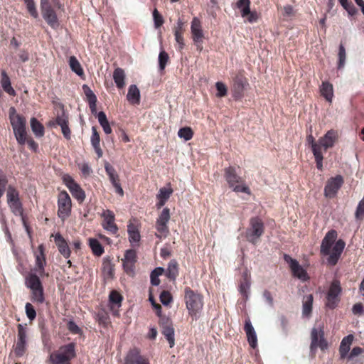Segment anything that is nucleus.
I'll return each instance as SVG.
<instances>
[{
	"label": "nucleus",
	"mask_w": 364,
	"mask_h": 364,
	"mask_svg": "<svg viewBox=\"0 0 364 364\" xmlns=\"http://www.w3.org/2000/svg\"><path fill=\"white\" fill-rule=\"evenodd\" d=\"M337 238V232L334 230L328 231L322 240L321 245V253L323 255H328V263L331 265H335L346 243L342 240H338L333 245Z\"/></svg>",
	"instance_id": "f257e3e1"
},
{
	"label": "nucleus",
	"mask_w": 364,
	"mask_h": 364,
	"mask_svg": "<svg viewBox=\"0 0 364 364\" xmlns=\"http://www.w3.org/2000/svg\"><path fill=\"white\" fill-rule=\"evenodd\" d=\"M184 300L189 315L194 319L198 318L203 308V298L190 287L184 289Z\"/></svg>",
	"instance_id": "f03ea898"
},
{
	"label": "nucleus",
	"mask_w": 364,
	"mask_h": 364,
	"mask_svg": "<svg viewBox=\"0 0 364 364\" xmlns=\"http://www.w3.org/2000/svg\"><path fill=\"white\" fill-rule=\"evenodd\" d=\"M225 178L228 186L233 191L237 193H245L250 195L251 192L249 187L245 183L244 181L240 177L232 166L225 168Z\"/></svg>",
	"instance_id": "7ed1b4c3"
},
{
	"label": "nucleus",
	"mask_w": 364,
	"mask_h": 364,
	"mask_svg": "<svg viewBox=\"0 0 364 364\" xmlns=\"http://www.w3.org/2000/svg\"><path fill=\"white\" fill-rule=\"evenodd\" d=\"M75 356V344L70 343L60 347L56 352L51 353L49 359L53 364H70L69 361Z\"/></svg>",
	"instance_id": "20e7f679"
},
{
	"label": "nucleus",
	"mask_w": 364,
	"mask_h": 364,
	"mask_svg": "<svg viewBox=\"0 0 364 364\" xmlns=\"http://www.w3.org/2000/svg\"><path fill=\"white\" fill-rule=\"evenodd\" d=\"M264 231V226L262 219L253 217L250 220V225L246 230L245 236L250 242L255 245L259 241Z\"/></svg>",
	"instance_id": "39448f33"
},
{
	"label": "nucleus",
	"mask_w": 364,
	"mask_h": 364,
	"mask_svg": "<svg viewBox=\"0 0 364 364\" xmlns=\"http://www.w3.org/2000/svg\"><path fill=\"white\" fill-rule=\"evenodd\" d=\"M318 348L323 351L328 348V342L324 338V331L321 326L314 327L311 331L310 350L314 353Z\"/></svg>",
	"instance_id": "423d86ee"
},
{
	"label": "nucleus",
	"mask_w": 364,
	"mask_h": 364,
	"mask_svg": "<svg viewBox=\"0 0 364 364\" xmlns=\"http://www.w3.org/2000/svg\"><path fill=\"white\" fill-rule=\"evenodd\" d=\"M171 218L170 210L168 208H164L156 221L155 228L158 232L155 234L158 238L166 237L169 233L168 228V223Z\"/></svg>",
	"instance_id": "0eeeda50"
},
{
	"label": "nucleus",
	"mask_w": 364,
	"mask_h": 364,
	"mask_svg": "<svg viewBox=\"0 0 364 364\" xmlns=\"http://www.w3.org/2000/svg\"><path fill=\"white\" fill-rule=\"evenodd\" d=\"M72 202L68 193L61 191L58 197V215L64 221L71 213Z\"/></svg>",
	"instance_id": "6e6552de"
},
{
	"label": "nucleus",
	"mask_w": 364,
	"mask_h": 364,
	"mask_svg": "<svg viewBox=\"0 0 364 364\" xmlns=\"http://www.w3.org/2000/svg\"><path fill=\"white\" fill-rule=\"evenodd\" d=\"M7 203L11 212L16 215L23 214V207L19 199V194L17 190L9 186L6 192Z\"/></svg>",
	"instance_id": "1a4fd4ad"
},
{
	"label": "nucleus",
	"mask_w": 364,
	"mask_h": 364,
	"mask_svg": "<svg viewBox=\"0 0 364 364\" xmlns=\"http://www.w3.org/2000/svg\"><path fill=\"white\" fill-rule=\"evenodd\" d=\"M41 10L46 23L53 28H57L59 26V21L48 0H41Z\"/></svg>",
	"instance_id": "9d476101"
},
{
	"label": "nucleus",
	"mask_w": 364,
	"mask_h": 364,
	"mask_svg": "<svg viewBox=\"0 0 364 364\" xmlns=\"http://www.w3.org/2000/svg\"><path fill=\"white\" fill-rule=\"evenodd\" d=\"M343 178L341 175L330 178L324 188V196L328 198H334L343 184Z\"/></svg>",
	"instance_id": "9b49d317"
},
{
	"label": "nucleus",
	"mask_w": 364,
	"mask_h": 364,
	"mask_svg": "<svg viewBox=\"0 0 364 364\" xmlns=\"http://www.w3.org/2000/svg\"><path fill=\"white\" fill-rule=\"evenodd\" d=\"M249 86V83L246 77L242 75H237L233 80L232 86V97L235 100H240L244 96L245 91Z\"/></svg>",
	"instance_id": "f8f14e48"
},
{
	"label": "nucleus",
	"mask_w": 364,
	"mask_h": 364,
	"mask_svg": "<svg viewBox=\"0 0 364 364\" xmlns=\"http://www.w3.org/2000/svg\"><path fill=\"white\" fill-rule=\"evenodd\" d=\"M341 292L340 282L338 280H333L330 286L327 294V301L326 306L329 309H334L339 301L338 296Z\"/></svg>",
	"instance_id": "ddd939ff"
},
{
	"label": "nucleus",
	"mask_w": 364,
	"mask_h": 364,
	"mask_svg": "<svg viewBox=\"0 0 364 364\" xmlns=\"http://www.w3.org/2000/svg\"><path fill=\"white\" fill-rule=\"evenodd\" d=\"M63 182L70 190L72 196L78 201L82 202L85 198V193L80 186L69 175L63 176Z\"/></svg>",
	"instance_id": "4468645a"
},
{
	"label": "nucleus",
	"mask_w": 364,
	"mask_h": 364,
	"mask_svg": "<svg viewBox=\"0 0 364 364\" xmlns=\"http://www.w3.org/2000/svg\"><path fill=\"white\" fill-rule=\"evenodd\" d=\"M27 331L22 325H18V339L14 348V353L17 356H22L26 350Z\"/></svg>",
	"instance_id": "2eb2a0df"
},
{
	"label": "nucleus",
	"mask_w": 364,
	"mask_h": 364,
	"mask_svg": "<svg viewBox=\"0 0 364 364\" xmlns=\"http://www.w3.org/2000/svg\"><path fill=\"white\" fill-rule=\"evenodd\" d=\"M124 364H150L148 358L141 355L138 348L129 350L124 357Z\"/></svg>",
	"instance_id": "dca6fc26"
},
{
	"label": "nucleus",
	"mask_w": 364,
	"mask_h": 364,
	"mask_svg": "<svg viewBox=\"0 0 364 364\" xmlns=\"http://www.w3.org/2000/svg\"><path fill=\"white\" fill-rule=\"evenodd\" d=\"M284 260L289 264L294 277L302 281H306L309 279L306 271L299 264L296 259L285 255Z\"/></svg>",
	"instance_id": "f3484780"
},
{
	"label": "nucleus",
	"mask_w": 364,
	"mask_h": 364,
	"mask_svg": "<svg viewBox=\"0 0 364 364\" xmlns=\"http://www.w3.org/2000/svg\"><path fill=\"white\" fill-rule=\"evenodd\" d=\"M337 137V132L333 129L328 131L323 137L318 139L319 151L323 153L326 152L328 149L333 147Z\"/></svg>",
	"instance_id": "a211bd4d"
},
{
	"label": "nucleus",
	"mask_w": 364,
	"mask_h": 364,
	"mask_svg": "<svg viewBox=\"0 0 364 364\" xmlns=\"http://www.w3.org/2000/svg\"><path fill=\"white\" fill-rule=\"evenodd\" d=\"M105 169L109 176V179L115 188V191L119 196H124V191L119 183V175L117 174L115 168L108 162L105 164Z\"/></svg>",
	"instance_id": "6ab92c4d"
},
{
	"label": "nucleus",
	"mask_w": 364,
	"mask_h": 364,
	"mask_svg": "<svg viewBox=\"0 0 364 364\" xmlns=\"http://www.w3.org/2000/svg\"><path fill=\"white\" fill-rule=\"evenodd\" d=\"M191 33L193 36V41L197 44L198 48L202 50V42L203 38V32L201 28L200 21L194 17L191 22Z\"/></svg>",
	"instance_id": "aec40b11"
},
{
	"label": "nucleus",
	"mask_w": 364,
	"mask_h": 364,
	"mask_svg": "<svg viewBox=\"0 0 364 364\" xmlns=\"http://www.w3.org/2000/svg\"><path fill=\"white\" fill-rule=\"evenodd\" d=\"M36 259V269L40 276H43L45 274V266L46 264L45 247L43 244L38 247V252H35Z\"/></svg>",
	"instance_id": "412c9836"
},
{
	"label": "nucleus",
	"mask_w": 364,
	"mask_h": 364,
	"mask_svg": "<svg viewBox=\"0 0 364 364\" xmlns=\"http://www.w3.org/2000/svg\"><path fill=\"white\" fill-rule=\"evenodd\" d=\"M244 330L249 345L251 348H256L257 346V336L250 318L245 320Z\"/></svg>",
	"instance_id": "4be33fe9"
},
{
	"label": "nucleus",
	"mask_w": 364,
	"mask_h": 364,
	"mask_svg": "<svg viewBox=\"0 0 364 364\" xmlns=\"http://www.w3.org/2000/svg\"><path fill=\"white\" fill-rule=\"evenodd\" d=\"M136 261V252L134 250H128L124 254V258L122 259L124 269L127 273L134 272V265Z\"/></svg>",
	"instance_id": "5701e85b"
},
{
	"label": "nucleus",
	"mask_w": 364,
	"mask_h": 364,
	"mask_svg": "<svg viewBox=\"0 0 364 364\" xmlns=\"http://www.w3.org/2000/svg\"><path fill=\"white\" fill-rule=\"evenodd\" d=\"M104 223L103 227L107 231L112 234H116L118 230V228L114 223V215L110 210H106L103 213Z\"/></svg>",
	"instance_id": "b1692460"
},
{
	"label": "nucleus",
	"mask_w": 364,
	"mask_h": 364,
	"mask_svg": "<svg viewBox=\"0 0 364 364\" xmlns=\"http://www.w3.org/2000/svg\"><path fill=\"white\" fill-rule=\"evenodd\" d=\"M54 237V241L58 247L60 253L65 257L68 258L70 256V250L67 242L60 233H56Z\"/></svg>",
	"instance_id": "393cba45"
},
{
	"label": "nucleus",
	"mask_w": 364,
	"mask_h": 364,
	"mask_svg": "<svg viewBox=\"0 0 364 364\" xmlns=\"http://www.w3.org/2000/svg\"><path fill=\"white\" fill-rule=\"evenodd\" d=\"M127 232L131 245L132 247H139L141 235L137 227L132 223H129L127 225Z\"/></svg>",
	"instance_id": "a878e982"
},
{
	"label": "nucleus",
	"mask_w": 364,
	"mask_h": 364,
	"mask_svg": "<svg viewBox=\"0 0 364 364\" xmlns=\"http://www.w3.org/2000/svg\"><path fill=\"white\" fill-rule=\"evenodd\" d=\"M161 333L168 341L170 348H173L175 345V331L173 325L168 323L163 324Z\"/></svg>",
	"instance_id": "bb28decb"
},
{
	"label": "nucleus",
	"mask_w": 364,
	"mask_h": 364,
	"mask_svg": "<svg viewBox=\"0 0 364 364\" xmlns=\"http://www.w3.org/2000/svg\"><path fill=\"white\" fill-rule=\"evenodd\" d=\"M127 99L132 105H139L140 102V91L136 85L129 86Z\"/></svg>",
	"instance_id": "cd10ccee"
},
{
	"label": "nucleus",
	"mask_w": 364,
	"mask_h": 364,
	"mask_svg": "<svg viewBox=\"0 0 364 364\" xmlns=\"http://www.w3.org/2000/svg\"><path fill=\"white\" fill-rule=\"evenodd\" d=\"M353 341V336L352 334H349L342 339L339 347V353L342 358L347 355L350 350Z\"/></svg>",
	"instance_id": "c85d7f7f"
},
{
	"label": "nucleus",
	"mask_w": 364,
	"mask_h": 364,
	"mask_svg": "<svg viewBox=\"0 0 364 364\" xmlns=\"http://www.w3.org/2000/svg\"><path fill=\"white\" fill-rule=\"evenodd\" d=\"M314 297L312 294H307L303 297L302 314L304 316L309 317L312 311Z\"/></svg>",
	"instance_id": "c756f323"
},
{
	"label": "nucleus",
	"mask_w": 364,
	"mask_h": 364,
	"mask_svg": "<svg viewBox=\"0 0 364 364\" xmlns=\"http://www.w3.org/2000/svg\"><path fill=\"white\" fill-rule=\"evenodd\" d=\"M1 84L3 90L11 96L16 95V91L11 87V80L5 70L1 71Z\"/></svg>",
	"instance_id": "7c9ffc66"
},
{
	"label": "nucleus",
	"mask_w": 364,
	"mask_h": 364,
	"mask_svg": "<svg viewBox=\"0 0 364 364\" xmlns=\"http://www.w3.org/2000/svg\"><path fill=\"white\" fill-rule=\"evenodd\" d=\"M321 95L331 103L333 97V88L332 84L328 82H323L320 87Z\"/></svg>",
	"instance_id": "2f4dec72"
},
{
	"label": "nucleus",
	"mask_w": 364,
	"mask_h": 364,
	"mask_svg": "<svg viewBox=\"0 0 364 364\" xmlns=\"http://www.w3.org/2000/svg\"><path fill=\"white\" fill-rule=\"evenodd\" d=\"M125 73L124 70L120 68H117L114 70L113 80L116 84V86L122 89L125 85Z\"/></svg>",
	"instance_id": "473e14b6"
},
{
	"label": "nucleus",
	"mask_w": 364,
	"mask_h": 364,
	"mask_svg": "<svg viewBox=\"0 0 364 364\" xmlns=\"http://www.w3.org/2000/svg\"><path fill=\"white\" fill-rule=\"evenodd\" d=\"M10 121L14 131L26 128V119L20 115H11Z\"/></svg>",
	"instance_id": "72a5a7b5"
},
{
	"label": "nucleus",
	"mask_w": 364,
	"mask_h": 364,
	"mask_svg": "<svg viewBox=\"0 0 364 364\" xmlns=\"http://www.w3.org/2000/svg\"><path fill=\"white\" fill-rule=\"evenodd\" d=\"M26 286L32 289L42 286L41 280L36 274L31 273L26 278Z\"/></svg>",
	"instance_id": "f704fd0d"
},
{
	"label": "nucleus",
	"mask_w": 364,
	"mask_h": 364,
	"mask_svg": "<svg viewBox=\"0 0 364 364\" xmlns=\"http://www.w3.org/2000/svg\"><path fill=\"white\" fill-rule=\"evenodd\" d=\"M31 130L36 137H41L44 134V127L35 117L31 119Z\"/></svg>",
	"instance_id": "c9c22d12"
},
{
	"label": "nucleus",
	"mask_w": 364,
	"mask_h": 364,
	"mask_svg": "<svg viewBox=\"0 0 364 364\" xmlns=\"http://www.w3.org/2000/svg\"><path fill=\"white\" fill-rule=\"evenodd\" d=\"M97 119L103 129L105 134H109L112 133V128L110 127L109 123L107 119V116L104 112H100L97 114Z\"/></svg>",
	"instance_id": "e433bc0d"
},
{
	"label": "nucleus",
	"mask_w": 364,
	"mask_h": 364,
	"mask_svg": "<svg viewBox=\"0 0 364 364\" xmlns=\"http://www.w3.org/2000/svg\"><path fill=\"white\" fill-rule=\"evenodd\" d=\"M69 65L72 71L75 73L78 76H82L84 74L83 69L75 56H71L69 58Z\"/></svg>",
	"instance_id": "4c0bfd02"
},
{
	"label": "nucleus",
	"mask_w": 364,
	"mask_h": 364,
	"mask_svg": "<svg viewBox=\"0 0 364 364\" xmlns=\"http://www.w3.org/2000/svg\"><path fill=\"white\" fill-rule=\"evenodd\" d=\"M32 292V301L38 304H43L44 301V294L43 287L31 289Z\"/></svg>",
	"instance_id": "58836bf2"
},
{
	"label": "nucleus",
	"mask_w": 364,
	"mask_h": 364,
	"mask_svg": "<svg viewBox=\"0 0 364 364\" xmlns=\"http://www.w3.org/2000/svg\"><path fill=\"white\" fill-rule=\"evenodd\" d=\"M166 275L170 279L174 280L178 275V266L176 261H171L168 263Z\"/></svg>",
	"instance_id": "ea45409f"
},
{
	"label": "nucleus",
	"mask_w": 364,
	"mask_h": 364,
	"mask_svg": "<svg viewBox=\"0 0 364 364\" xmlns=\"http://www.w3.org/2000/svg\"><path fill=\"white\" fill-rule=\"evenodd\" d=\"M250 0H239L237 2V7L241 11V16L245 17L250 13Z\"/></svg>",
	"instance_id": "a19ab883"
},
{
	"label": "nucleus",
	"mask_w": 364,
	"mask_h": 364,
	"mask_svg": "<svg viewBox=\"0 0 364 364\" xmlns=\"http://www.w3.org/2000/svg\"><path fill=\"white\" fill-rule=\"evenodd\" d=\"M89 242L90 246L94 255L100 256L103 254L104 248L97 239L90 238Z\"/></svg>",
	"instance_id": "79ce46f5"
},
{
	"label": "nucleus",
	"mask_w": 364,
	"mask_h": 364,
	"mask_svg": "<svg viewBox=\"0 0 364 364\" xmlns=\"http://www.w3.org/2000/svg\"><path fill=\"white\" fill-rule=\"evenodd\" d=\"M164 272V268L162 267H156L155 268L151 273V283L154 286H158L160 284V279L159 277Z\"/></svg>",
	"instance_id": "37998d69"
},
{
	"label": "nucleus",
	"mask_w": 364,
	"mask_h": 364,
	"mask_svg": "<svg viewBox=\"0 0 364 364\" xmlns=\"http://www.w3.org/2000/svg\"><path fill=\"white\" fill-rule=\"evenodd\" d=\"M193 132L191 127H186L181 128L178 132V136L185 141H188L193 137Z\"/></svg>",
	"instance_id": "c03bdc74"
},
{
	"label": "nucleus",
	"mask_w": 364,
	"mask_h": 364,
	"mask_svg": "<svg viewBox=\"0 0 364 364\" xmlns=\"http://www.w3.org/2000/svg\"><path fill=\"white\" fill-rule=\"evenodd\" d=\"M24 3L26 6V9L28 13L33 16L34 18H37L38 17V13L36 9V4L34 0H23Z\"/></svg>",
	"instance_id": "a18cd8bd"
},
{
	"label": "nucleus",
	"mask_w": 364,
	"mask_h": 364,
	"mask_svg": "<svg viewBox=\"0 0 364 364\" xmlns=\"http://www.w3.org/2000/svg\"><path fill=\"white\" fill-rule=\"evenodd\" d=\"M109 302L112 305H115L117 307H119L121 306V303L122 301V296L119 293H118L116 291H111L109 296Z\"/></svg>",
	"instance_id": "49530a36"
},
{
	"label": "nucleus",
	"mask_w": 364,
	"mask_h": 364,
	"mask_svg": "<svg viewBox=\"0 0 364 364\" xmlns=\"http://www.w3.org/2000/svg\"><path fill=\"white\" fill-rule=\"evenodd\" d=\"M14 133L16 139V141L19 144L23 145L26 142L27 135L26 128L14 131Z\"/></svg>",
	"instance_id": "de8ad7c7"
},
{
	"label": "nucleus",
	"mask_w": 364,
	"mask_h": 364,
	"mask_svg": "<svg viewBox=\"0 0 364 364\" xmlns=\"http://www.w3.org/2000/svg\"><path fill=\"white\" fill-rule=\"evenodd\" d=\"M251 286V281L243 282L242 281L239 286V291L240 294L245 297L246 299H248L250 294V289Z\"/></svg>",
	"instance_id": "09e8293b"
},
{
	"label": "nucleus",
	"mask_w": 364,
	"mask_h": 364,
	"mask_svg": "<svg viewBox=\"0 0 364 364\" xmlns=\"http://www.w3.org/2000/svg\"><path fill=\"white\" fill-rule=\"evenodd\" d=\"M168 60L169 57L168 53L164 50H161L159 54V65L160 70H164Z\"/></svg>",
	"instance_id": "8fccbe9b"
},
{
	"label": "nucleus",
	"mask_w": 364,
	"mask_h": 364,
	"mask_svg": "<svg viewBox=\"0 0 364 364\" xmlns=\"http://www.w3.org/2000/svg\"><path fill=\"white\" fill-rule=\"evenodd\" d=\"M346 49L344 46L341 44L339 46V51H338V68L341 69L344 67L345 63H346Z\"/></svg>",
	"instance_id": "3c124183"
},
{
	"label": "nucleus",
	"mask_w": 364,
	"mask_h": 364,
	"mask_svg": "<svg viewBox=\"0 0 364 364\" xmlns=\"http://www.w3.org/2000/svg\"><path fill=\"white\" fill-rule=\"evenodd\" d=\"M215 87L217 90L216 97H223L228 93L227 86L222 82H217L215 84Z\"/></svg>",
	"instance_id": "603ef678"
},
{
	"label": "nucleus",
	"mask_w": 364,
	"mask_h": 364,
	"mask_svg": "<svg viewBox=\"0 0 364 364\" xmlns=\"http://www.w3.org/2000/svg\"><path fill=\"white\" fill-rule=\"evenodd\" d=\"M173 301L171 293L168 291H163L160 294V301L164 306L169 305Z\"/></svg>",
	"instance_id": "864d4df0"
},
{
	"label": "nucleus",
	"mask_w": 364,
	"mask_h": 364,
	"mask_svg": "<svg viewBox=\"0 0 364 364\" xmlns=\"http://www.w3.org/2000/svg\"><path fill=\"white\" fill-rule=\"evenodd\" d=\"M173 191L171 188H162L159 190V194L157 195L158 199L164 200L166 201L171 196Z\"/></svg>",
	"instance_id": "5fc2aeb1"
},
{
	"label": "nucleus",
	"mask_w": 364,
	"mask_h": 364,
	"mask_svg": "<svg viewBox=\"0 0 364 364\" xmlns=\"http://www.w3.org/2000/svg\"><path fill=\"white\" fill-rule=\"evenodd\" d=\"M55 122L60 127L68 125V117L63 110L62 111L61 114H58Z\"/></svg>",
	"instance_id": "6e6d98bb"
},
{
	"label": "nucleus",
	"mask_w": 364,
	"mask_h": 364,
	"mask_svg": "<svg viewBox=\"0 0 364 364\" xmlns=\"http://www.w3.org/2000/svg\"><path fill=\"white\" fill-rule=\"evenodd\" d=\"M323 153L321 152L320 151H316V149L315 150L314 153L313 154L314 156V158H315L316 163V167L318 170H321V171L323 169Z\"/></svg>",
	"instance_id": "4d7b16f0"
},
{
	"label": "nucleus",
	"mask_w": 364,
	"mask_h": 364,
	"mask_svg": "<svg viewBox=\"0 0 364 364\" xmlns=\"http://www.w3.org/2000/svg\"><path fill=\"white\" fill-rule=\"evenodd\" d=\"M153 18L156 28H159L162 26L164 23V18L156 9H155L153 11Z\"/></svg>",
	"instance_id": "13d9d810"
},
{
	"label": "nucleus",
	"mask_w": 364,
	"mask_h": 364,
	"mask_svg": "<svg viewBox=\"0 0 364 364\" xmlns=\"http://www.w3.org/2000/svg\"><path fill=\"white\" fill-rule=\"evenodd\" d=\"M25 309L27 317L30 320H33L36 316V312L33 306L30 303H26Z\"/></svg>",
	"instance_id": "bf43d9fd"
},
{
	"label": "nucleus",
	"mask_w": 364,
	"mask_h": 364,
	"mask_svg": "<svg viewBox=\"0 0 364 364\" xmlns=\"http://www.w3.org/2000/svg\"><path fill=\"white\" fill-rule=\"evenodd\" d=\"M7 183L8 180L6 176L0 170V198L2 197L5 192Z\"/></svg>",
	"instance_id": "052dcab7"
},
{
	"label": "nucleus",
	"mask_w": 364,
	"mask_h": 364,
	"mask_svg": "<svg viewBox=\"0 0 364 364\" xmlns=\"http://www.w3.org/2000/svg\"><path fill=\"white\" fill-rule=\"evenodd\" d=\"M100 134L97 131L96 127H92L91 144L92 146L100 145Z\"/></svg>",
	"instance_id": "680f3d73"
},
{
	"label": "nucleus",
	"mask_w": 364,
	"mask_h": 364,
	"mask_svg": "<svg viewBox=\"0 0 364 364\" xmlns=\"http://www.w3.org/2000/svg\"><path fill=\"white\" fill-rule=\"evenodd\" d=\"M355 215L357 219H360L364 215V198L359 202Z\"/></svg>",
	"instance_id": "e2e57ef3"
},
{
	"label": "nucleus",
	"mask_w": 364,
	"mask_h": 364,
	"mask_svg": "<svg viewBox=\"0 0 364 364\" xmlns=\"http://www.w3.org/2000/svg\"><path fill=\"white\" fill-rule=\"evenodd\" d=\"M352 312L354 315L361 316L364 314V306L361 303H356L353 306Z\"/></svg>",
	"instance_id": "0e129e2a"
},
{
	"label": "nucleus",
	"mask_w": 364,
	"mask_h": 364,
	"mask_svg": "<svg viewBox=\"0 0 364 364\" xmlns=\"http://www.w3.org/2000/svg\"><path fill=\"white\" fill-rule=\"evenodd\" d=\"M103 272L105 274L110 278H112L114 276V268L111 263L107 262L104 264Z\"/></svg>",
	"instance_id": "69168bd1"
},
{
	"label": "nucleus",
	"mask_w": 364,
	"mask_h": 364,
	"mask_svg": "<svg viewBox=\"0 0 364 364\" xmlns=\"http://www.w3.org/2000/svg\"><path fill=\"white\" fill-rule=\"evenodd\" d=\"M68 330L75 334H80L82 332L80 328L73 321H70L68 323Z\"/></svg>",
	"instance_id": "338daca9"
},
{
	"label": "nucleus",
	"mask_w": 364,
	"mask_h": 364,
	"mask_svg": "<svg viewBox=\"0 0 364 364\" xmlns=\"http://www.w3.org/2000/svg\"><path fill=\"white\" fill-rule=\"evenodd\" d=\"M262 296L265 301L268 304V305L272 307L274 306V299L271 292L268 290H264L263 291Z\"/></svg>",
	"instance_id": "774afa93"
}]
</instances>
